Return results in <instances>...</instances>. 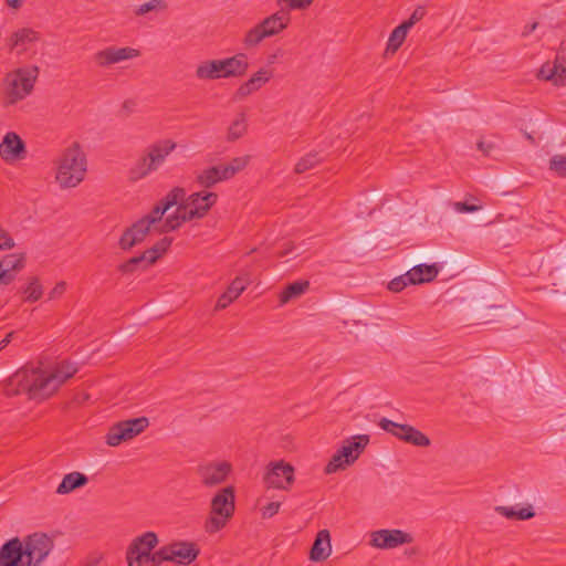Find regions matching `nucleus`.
<instances>
[{
    "mask_svg": "<svg viewBox=\"0 0 566 566\" xmlns=\"http://www.w3.org/2000/svg\"><path fill=\"white\" fill-rule=\"evenodd\" d=\"M77 373L75 364L62 361L53 371L24 366L11 375L4 382L8 397L27 392L30 399L44 400Z\"/></svg>",
    "mask_w": 566,
    "mask_h": 566,
    "instance_id": "1",
    "label": "nucleus"
},
{
    "mask_svg": "<svg viewBox=\"0 0 566 566\" xmlns=\"http://www.w3.org/2000/svg\"><path fill=\"white\" fill-rule=\"evenodd\" d=\"M86 156L78 143L66 148L59 161L56 181L62 188L76 187L86 174Z\"/></svg>",
    "mask_w": 566,
    "mask_h": 566,
    "instance_id": "2",
    "label": "nucleus"
},
{
    "mask_svg": "<svg viewBox=\"0 0 566 566\" xmlns=\"http://www.w3.org/2000/svg\"><path fill=\"white\" fill-rule=\"evenodd\" d=\"M176 147L177 143L170 138L159 139L148 145L143 155L130 168L129 179L136 181L156 171Z\"/></svg>",
    "mask_w": 566,
    "mask_h": 566,
    "instance_id": "3",
    "label": "nucleus"
},
{
    "mask_svg": "<svg viewBox=\"0 0 566 566\" xmlns=\"http://www.w3.org/2000/svg\"><path fill=\"white\" fill-rule=\"evenodd\" d=\"M235 512V489L228 485L220 489L211 499L209 516L205 522V531L214 534L224 528Z\"/></svg>",
    "mask_w": 566,
    "mask_h": 566,
    "instance_id": "4",
    "label": "nucleus"
},
{
    "mask_svg": "<svg viewBox=\"0 0 566 566\" xmlns=\"http://www.w3.org/2000/svg\"><path fill=\"white\" fill-rule=\"evenodd\" d=\"M40 70L36 65H28L9 72L3 78V96L7 105L24 99L34 88Z\"/></svg>",
    "mask_w": 566,
    "mask_h": 566,
    "instance_id": "5",
    "label": "nucleus"
},
{
    "mask_svg": "<svg viewBox=\"0 0 566 566\" xmlns=\"http://www.w3.org/2000/svg\"><path fill=\"white\" fill-rule=\"evenodd\" d=\"M291 18L289 11L280 10L264 18L255 27L250 29L242 43L247 49L258 46L264 39L277 35L290 24Z\"/></svg>",
    "mask_w": 566,
    "mask_h": 566,
    "instance_id": "6",
    "label": "nucleus"
},
{
    "mask_svg": "<svg viewBox=\"0 0 566 566\" xmlns=\"http://www.w3.org/2000/svg\"><path fill=\"white\" fill-rule=\"evenodd\" d=\"M149 426L147 417L133 418L114 423L105 436V441L111 447H116L124 441L132 440L146 430Z\"/></svg>",
    "mask_w": 566,
    "mask_h": 566,
    "instance_id": "7",
    "label": "nucleus"
},
{
    "mask_svg": "<svg viewBox=\"0 0 566 566\" xmlns=\"http://www.w3.org/2000/svg\"><path fill=\"white\" fill-rule=\"evenodd\" d=\"M263 482L269 489L289 491L295 482V468L284 460L270 462Z\"/></svg>",
    "mask_w": 566,
    "mask_h": 566,
    "instance_id": "8",
    "label": "nucleus"
},
{
    "mask_svg": "<svg viewBox=\"0 0 566 566\" xmlns=\"http://www.w3.org/2000/svg\"><path fill=\"white\" fill-rule=\"evenodd\" d=\"M25 558L30 566H40L54 546L52 537L45 533H33L23 541Z\"/></svg>",
    "mask_w": 566,
    "mask_h": 566,
    "instance_id": "9",
    "label": "nucleus"
},
{
    "mask_svg": "<svg viewBox=\"0 0 566 566\" xmlns=\"http://www.w3.org/2000/svg\"><path fill=\"white\" fill-rule=\"evenodd\" d=\"M158 543L159 539L157 534L151 531L145 532L140 536L135 537L126 551L127 565L142 566L144 559L149 556Z\"/></svg>",
    "mask_w": 566,
    "mask_h": 566,
    "instance_id": "10",
    "label": "nucleus"
},
{
    "mask_svg": "<svg viewBox=\"0 0 566 566\" xmlns=\"http://www.w3.org/2000/svg\"><path fill=\"white\" fill-rule=\"evenodd\" d=\"M412 542L413 536L401 530H379L371 533L370 544L377 548L389 549Z\"/></svg>",
    "mask_w": 566,
    "mask_h": 566,
    "instance_id": "11",
    "label": "nucleus"
},
{
    "mask_svg": "<svg viewBox=\"0 0 566 566\" xmlns=\"http://www.w3.org/2000/svg\"><path fill=\"white\" fill-rule=\"evenodd\" d=\"M23 542L12 537L0 547V566H30Z\"/></svg>",
    "mask_w": 566,
    "mask_h": 566,
    "instance_id": "12",
    "label": "nucleus"
},
{
    "mask_svg": "<svg viewBox=\"0 0 566 566\" xmlns=\"http://www.w3.org/2000/svg\"><path fill=\"white\" fill-rule=\"evenodd\" d=\"M231 464L227 461L211 462L198 468L201 483L205 486H216L223 483L231 472Z\"/></svg>",
    "mask_w": 566,
    "mask_h": 566,
    "instance_id": "13",
    "label": "nucleus"
},
{
    "mask_svg": "<svg viewBox=\"0 0 566 566\" xmlns=\"http://www.w3.org/2000/svg\"><path fill=\"white\" fill-rule=\"evenodd\" d=\"M27 147L22 138L14 132L4 135L0 144V157L8 164L24 159Z\"/></svg>",
    "mask_w": 566,
    "mask_h": 566,
    "instance_id": "14",
    "label": "nucleus"
},
{
    "mask_svg": "<svg viewBox=\"0 0 566 566\" xmlns=\"http://www.w3.org/2000/svg\"><path fill=\"white\" fill-rule=\"evenodd\" d=\"M169 562L179 565H190L199 555L200 551L195 543L180 541L165 545Z\"/></svg>",
    "mask_w": 566,
    "mask_h": 566,
    "instance_id": "15",
    "label": "nucleus"
},
{
    "mask_svg": "<svg viewBox=\"0 0 566 566\" xmlns=\"http://www.w3.org/2000/svg\"><path fill=\"white\" fill-rule=\"evenodd\" d=\"M149 232L150 228L146 224V222L139 219L124 230L118 240V247L123 251H129L135 245L144 242Z\"/></svg>",
    "mask_w": 566,
    "mask_h": 566,
    "instance_id": "16",
    "label": "nucleus"
},
{
    "mask_svg": "<svg viewBox=\"0 0 566 566\" xmlns=\"http://www.w3.org/2000/svg\"><path fill=\"white\" fill-rule=\"evenodd\" d=\"M140 52L139 50L125 46V48H106L104 50L98 51L94 59L95 62L99 66H108L111 64H115L118 62H122L124 60L133 59L139 56Z\"/></svg>",
    "mask_w": 566,
    "mask_h": 566,
    "instance_id": "17",
    "label": "nucleus"
},
{
    "mask_svg": "<svg viewBox=\"0 0 566 566\" xmlns=\"http://www.w3.org/2000/svg\"><path fill=\"white\" fill-rule=\"evenodd\" d=\"M565 63L566 59L557 54L554 62H545L541 66L537 77L541 80L549 81L554 85H566Z\"/></svg>",
    "mask_w": 566,
    "mask_h": 566,
    "instance_id": "18",
    "label": "nucleus"
},
{
    "mask_svg": "<svg viewBox=\"0 0 566 566\" xmlns=\"http://www.w3.org/2000/svg\"><path fill=\"white\" fill-rule=\"evenodd\" d=\"M368 434H358L344 441L337 452L344 458V463L352 465L369 444Z\"/></svg>",
    "mask_w": 566,
    "mask_h": 566,
    "instance_id": "19",
    "label": "nucleus"
},
{
    "mask_svg": "<svg viewBox=\"0 0 566 566\" xmlns=\"http://www.w3.org/2000/svg\"><path fill=\"white\" fill-rule=\"evenodd\" d=\"M272 71L264 67L260 69L247 82L242 83L239 86V88L234 93L233 98L235 101H241L245 98L250 94L260 90L265 83H268L272 78Z\"/></svg>",
    "mask_w": 566,
    "mask_h": 566,
    "instance_id": "20",
    "label": "nucleus"
},
{
    "mask_svg": "<svg viewBox=\"0 0 566 566\" xmlns=\"http://www.w3.org/2000/svg\"><path fill=\"white\" fill-rule=\"evenodd\" d=\"M332 553L331 533L328 530L317 532L310 549V560L319 563L326 560Z\"/></svg>",
    "mask_w": 566,
    "mask_h": 566,
    "instance_id": "21",
    "label": "nucleus"
},
{
    "mask_svg": "<svg viewBox=\"0 0 566 566\" xmlns=\"http://www.w3.org/2000/svg\"><path fill=\"white\" fill-rule=\"evenodd\" d=\"M408 266L409 276L412 279L413 285L432 282L440 272V266L437 263H408Z\"/></svg>",
    "mask_w": 566,
    "mask_h": 566,
    "instance_id": "22",
    "label": "nucleus"
},
{
    "mask_svg": "<svg viewBox=\"0 0 566 566\" xmlns=\"http://www.w3.org/2000/svg\"><path fill=\"white\" fill-rule=\"evenodd\" d=\"M223 77L243 76L248 69V56L244 53H238L231 57L220 60Z\"/></svg>",
    "mask_w": 566,
    "mask_h": 566,
    "instance_id": "23",
    "label": "nucleus"
},
{
    "mask_svg": "<svg viewBox=\"0 0 566 566\" xmlns=\"http://www.w3.org/2000/svg\"><path fill=\"white\" fill-rule=\"evenodd\" d=\"M226 166L218 165L203 169L197 177V184L206 189L212 188L216 184L229 180V174H226Z\"/></svg>",
    "mask_w": 566,
    "mask_h": 566,
    "instance_id": "24",
    "label": "nucleus"
},
{
    "mask_svg": "<svg viewBox=\"0 0 566 566\" xmlns=\"http://www.w3.org/2000/svg\"><path fill=\"white\" fill-rule=\"evenodd\" d=\"M344 325H367L371 318V310L365 306H347L342 310Z\"/></svg>",
    "mask_w": 566,
    "mask_h": 566,
    "instance_id": "25",
    "label": "nucleus"
},
{
    "mask_svg": "<svg viewBox=\"0 0 566 566\" xmlns=\"http://www.w3.org/2000/svg\"><path fill=\"white\" fill-rule=\"evenodd\" d=\"M245 287L247 285L243 279L237 276L231 282L228 290L219 296L214 310L219 311L228 307L234 300H237L241 295Z\"/></svg>",
    "mask_w": 566,
    "mask_h": 566,
    "instance_id": "26",
    "label": "nucleus"
},
{
    "mask_svg": "<svg viewBox=\"0 0 566 566\" xmlns=\"http://www.w3.org/2000/svg\"><path fill=\"white\" fill-rule=\"evenodd\" d=\"M40 40V33L31 28H22L11 35V49H19L22 53L27 50V45Z\"/></svg>",
    "mask_w": 566,
    "mask_h": 566,
    "instance_id": "27",
    "label": "nucleus"
},
{
    "mask_svg": "<svg viewBox=\"0 0 566 566\" xmlns=\"http://www.w3.org/2000/svg\"><path fill=\"white\" fill-rule=\"evenodd\" d=\"M88 483V478L77 471L67 473L62 479V482L59 484L56 489V493L59 494H67L75 489L83 488Z\"/></svg>",
    "mask_w": 566,
    "mask_h": 566,
    "instance_id": "28",
    "label": "nucleus"
},
{
    "mask_svg": "<svg viewBox=\"0 0 566 566\" xmlns=\"http://www.w3.org/2000/svg\"><path fill=\"white\" fill-rule=\"evenodd\" d=\"M551 292L560 302H566V269H554L551 274Z\"/></svg>",
    "mask_w": 566,
    "mask_h": 566,
    "instance_id": "29",
    "label": "nucleus"
},
{
    "mask_svg": "<svg viewBox=\"0 0 566 566\" xmlns=\"http://www.w3.org/2000/svg\"><path fill=\"white\" fill-rule=\"evenodd\" d=\"M196 76L199 80L222 78V67L220 60H209L199 64L196 69Z\"/></svg>",
    "mask_w": 566,
    "mask_h": 566,
    "instance_id": "30",
    "label": "nucleus"
},
{
    "mask_svg": "<svg viewBox=\"0 0 566 566\" xmlns=\"http://www.w3.org/2000/svg\"><path fill=\"white\" fill-rule=\"evenodd\" d=\"M218 200V193L216 192H195L189 196L188 201L190 206H193L196 208H203L205 209V217L208 214L212 206Z\"/></svg>",
    "mask_w": 566,
    "mask_h": 566,
    "instance_id": "31",
    "label": "nucleus"
},
{
    "mask_svg": "<svg viewBox=\"0 0 566 566\" xmlns=\"http://www.w3.org/2000/svg\"><path fill=\"white\" fill-rule=\"evenodd\" d=\"M310 289L308 281H295L285 286L280 294V303L286 304L290 301L301 296Z\"/></svg>",
    "mask_w": 566,
    "mask_h": 566,
    "instance_id": "32",
    "label": "nucleus"
},
{
    "mask_svg": "<svg viewBox=\"0 0 566 566\" xmlns=\"http://www.w3.org/2000/svg\"><path fill=\"white\" fill-rule=\"evenodd\" d=\"M19 293L24 295V302H36L43 295V286L38 276H31L28 279V284L19 290Z\"/></svg>",
    "mask_w": 566,
    "mask_h": 566,
    "instance_id": "33",
    "label": "nucleus"
},
{
    "mask_svg": "<svg viewBox=\"0 0 566 566\" xmlns=\"http://www.w3.org/2000/svg\"><path fill=\"white\" fill-rule=\"evenodd\" d=\"M495 511L509 520L525 521L535 516V511L532 505H526L521 510H515L509 506H497Z\"/></svg>",
    "mask_w": 566,
    "mask_h": 566,
    "instance_id": "34",
    "label": "nucleus"
},
{
    "mask_svg": "<svg viewBox=\"0 0 566 566\" xmlns=\"http://www.w3.org/2000/svg\"><path fill=\"white\" fill-rule=\"evenodd\" d=\"M408 29L402 23L396 27L388 40L386 52L396 53L407 38Z\"/></svg>",
    "mask_w": 566,
    "mask_h": 566,
    "instance_id": "35",
    "label": "nucleus"
},
{
    "mask_svg": "<svg viewBox=\"0 0 566 566\" xmlns=\"http://www.w3.org/2000/svg\"><path fill=\"white\" fill-rule=\"evenodd\" d=\"M399 440L422 448H427L431 444L430 438L415 427L410 428L408 434L399 436Z\"/></svg>",
    "mask_w": 566,
    "mask_h": 566,
    "instance_id": "36",
    "label": "nucleus"
},
{
    "mask_svg": "<svg viewBox=\"0 0 566 566\" xmlns=\"http://www.w3.org/2000/svg\"><path fill=\"white\" fill-rule=\"evenodd\" d=\"M0 268L6 271L19 272L24 268V255L22 253H12L2 258Z\"/></svg>",
    "mask_w": 566,
    "mask_h": 566,
    "instance_id": "37",
    "label": "nucleus"
},
{
    "mask_svg": "<svg viewBox=\"0 0 566 566\" xmlns=\"http://www.w3.org/2000/svg\"><path fill=\"white\" fill-rule=\"evenodd\" d=\"M148 265L146 264V259H145V255H135L130 259H128L127 261L120 263L118 266H117V270L123 273V274H132L134 273L135 271H137L138 269H147Z\"/></svg>",
    "mask_w": 566,
    "mask_h": 566,
    "instance_id": "38",
    "label": "nucleus"
},
{
    "mask_svg": "<svg viewBox=\"0 0 566 566\" xmlns=\"http://www.w3.org/2000/svg\"><path fill=\"white\" fill-rule=\"evenodd\" d=\"M378 424L382 430L391 433L392 436H395L398 439H399V436L408 434L410 428L412 427L411 424H407V423H397L387 418H382Z\"/></svg>",
    "mask_w": 566,
    "mask_h": 566,
    "instance_id": "39",
    "label": "nucleus"
},
{
    "mask_svg": "<svg viewBox=\"0 0 566 566\" xmlns=\"http://www.w3.org/2000/svg\"><path fill=\"white\" fill-rule=\"evenodd\" d=\"M168 9V3L165 0H150L138 6L134 10L136 17H142L150 12H161Z\"/></svg>",
    "mask_w": 566,
    "mask_h": 566,
    "instance_id": "40",
    "label": "nucleus"
},
{
    "mask_svg": "<svg viewBox=\"0 0 566 566\" xmlns=\"http://www.w3.org/2000/svg\"><path fill=\"white\" fill-rule=\"evenodd\" d=\"M247 132V123L244 115L241 114L239 118L233 120L228 128L227 139L228 142H235L242 137Z\"/></svg>",
    "mask_w": 566,
    "mask_h": 566,
    "instance_id": "41",
    "label": "nucleus"
},
{
    "mask_svg": "<svg viewBox=\"0 0 566 566\" xmlns=\"http://www.w3.org/2000/svg\"><path fill=\"white\" fill-rule=\"evenodd\" d=\"M321 158H318L316 153L307 154L298 160V163L295 165L294 171L296 174H303L315 167Z\"/></svg>",
    "mask_w": 566,
    "mask_h": 566,
    "instance_id": "42",
    "label": "nucleus"
},
{
    "mask_svg": "<svg viewBox=\"0 0 566 566\" xmlns=\"http://www.w3.org/2000/svg\"><path fill=\"white\" fill-rule=\"evenodd\" d=\"M409 285H413V281L409 276V272L407 271L406 273L392 279L388 283V290L394 293H399Z\"/></svg>",
    "mask_w": 566,
    "mask_h": 566,
    "instance_id": "43",
    "label": "nucleus"
},
{
    "mask_svg": "<svg viewBox=\"0 0 566 566\" xmlns=\"http://www.w3.org/2000/svg\"><path fill=\"white\" fill-rule=\"evenodd\" d=\"M250 157H235L226 166V174H229L230 179L234 177L239 171L243 170L249 164Z\"/></svg>",
    "mask_w": 566,
    "mask_h": 566,
    "instance_id": "44",
    "label": "nucleus"
},
{
    "mask_svg": "<svg viewBox=\"0 0 566 566\" xmlns=\"http://www.w3.org/2000/svg\"><path fill=\"white\" fill-rule=\"evenodd\" d=\"M349 464L344 463V458L336 451V453L331 458L326 467L324 468L325 474H332L340 470H345Z\"/></svg>",
    "mask_w": 566,
    "mask_h": 566,
    "instance_id": "45",
    "label": "nucleus"
},
{
    "mask_svg": "<svg viewBox=\"0 0 566 566\" xmlns=\"http://www.w3.org/2000/svg\"><path fill=\"white\" fill-rule=\"evenodd\" d=\"M164 562H169L167 549L165 546L160 547L156 552H151L149 556L144 559L143 564H149V566H159Z\"/></svg>",
    "mask_w": 566,
    "mask_h": 566,
    "instance_id": "46",
    "label": "nucleus"
},
{
    "mask_svg": "<svg viewBox=\"0 0 566 566\" xmlns=\"http://www.w3.org/2000/svg\"><path fill=\"white\" fill-rule=\"evenodd\" d=\"M440 255V253L437 250L433 249H419L415 251L408 259L409 264L418 263L426 261L432 256Z\"/></svg>",
    "mask_w": 566,
    "mask_h": 566,
    "instance_id": "47",
    "label": "nucleus"
},
{
    "mask_svg": "<svg viewBox=\"0 0 566 566\" xmlns=\"http://www.w3.org/2000/svg\"><path fill=\"white\" fill-rule=\"evenodd\" d=\"M549 169L559 177H566V155H555L549 160Z\"/></svg>",
    "mask_w": 566,
    "mask_h": 566,
    "instance_id": "48",
    "label": "nucleus"
},
{
    "mask_svg": "<svg viewBox=\"0 0 566 566\" xmlns=\"http://www.w3.org/2000/svg\"><path fill=\"white\" fill-rule=\"evenodd\" d=\"M166 212H164L161 210V208L156 203L153 208V210L150 211V213L144 216L143 218H140L144 222H146V224L151 228V226L156 224L157 222H160L164 214Z\"/></svg>",
    "mask_w": 566,
    "mask_h": 566,
    "instance_id": "49",
    "label": "nucleus"
},
{
    "mask_svg": "<svg viewBox=\"0 0 566 566\" xmlns=\"http://www.w3.org/2000/svg\"><path fill=\"white\" fill-rule=\"evenodd\" d=\"M489 310H490L491 316L486 315V311H484V310L482 311V313H481L482 323L495 322V321H497L499 316L507 315L506 311L502 306L492 305V306H489Z\"/></svg>",
    "mask_w": 566,
    "mask_h": 566,
    "instance_id": "50",
    "label": "nucleus"
},
{
    "mask_svg": "<svg viewBox=\"0 0 566 566\" xmlns=\"http://www.w3.org/2000/svg\"><path fill=\"white\" fill-rule=\"evenodd\" d=\"M427 14V10L424 6H418L408 20L403 21L402 24L406 25L408 30H410L417 22L422 20Z\"/></svg>",
    "mask_w": 566,
    "mask_h": 566,
    "instance_id": "51",
    "label": "nucleus"
},
{
    "mask_svg": "<svg viewBox=\"0 0 566 566\" xmlns=\"http://www.w3.org/2000/svg\"><path fill=\"white\" fill-rule=\"evenodd\" d=\"M184 213H181V221L188 222L195 219H201L205 217V209L203 208H196L192 206L189 210L184 209Z\"/></svg>",
    "mask_w": 566,
    "mask_h": 566,
    "instance_id": "52",
    "label": "nucleus"
},
{
    "mask_svg": "<svg viewBox=\"0 0 566 566\" xmlns=\"http://www.w3.org/2000/svg\"><path fill=\"white\" fill-rule=\"evenodd\" d=\"M452 208L461 213H469V212H475L482 208L481 205L476 203H469V202H453Z\"/></svg>",
    "mask_w": 566,
    "mask_h": 566,
    "instance_id": "53",
    "label": "nucleus"
},
{
    "mask_svg": "<svg viewBox=\"0 0 566 566\" xmlns=\"http://www.w3.org/2000/svg\"><path fill=\"white\" fill-rule=\"evenodd\" d=\"M181 209H185L184 205H179L177 211L174 214H170L166 218L169 226L168 228L177 230L179 227H181L182 223H185L184 221H181Z\"/></svg>",
    "mask_w": 566,
    "mask_h": 566,
    "instance_id": "54",
    "label": "nucleus"
},
{
    "mask_svg": "<svg viewBox=\"0 0 566 566\" xmlns=\"http://www.w3.org/2000/svg\"><path fill=\"white\" fill-rule=\"evenodd\" d=\"M282 2L283 0H277L279 4ZM284 2H287L290 10H305L314 2V0H284Z\"/></svg>",
    "mask_w": 566,
    "mask_h": 566,
    "instance_id": "55",
    "label": "nucleus"
},
{
    "mask_svg": "<svg viewBox=\"0 0 566 566\" xmlns=\"http://www.w3.org/2000/svg\"><path fill=\"white\" fill-rule=\"evenodd\" d=\"M186 196V190L182 187L172 188L164 198L170 201L174 206Z\"/></svg>",
    "mask_w": 566,
    "mask_h": 566,
    "instance_id": "56",
    "label": "nucleus"
},
{
    "mask_svg": "<svg viewBox=\"0 0 566 566\" xmlns=\"http://www.w3.org/2000/svg\"><path fill=\"white\" fill-rule=\"evenodd\" d=\"M14 247V241L10 233L0 228V250H10Z\"/></svg>",
    "mask_w": 566,
    "mask_h": 566,
    "instance_id": "57",
    "label": "nucleus"
},
{
    "mask_svg": "<svg viewBox=\"0 0 566 566\" xmlns=\"http://www.w3.org/2000/svg\"><path fill=\"white\" fill-rule=\"evenodd\" d=\"M281 507V502H270L268 505L262 507V517L263 518H271L275 514L279 513Z\"/></svg>",
    "mask_w": 566,
    "mask_h": 566,
    "instance_id": "58",
    "label": "nucleus"
},
{
    "mask_svg": "<svg viewBox=\"0 0 566 566\" xmlns=\"http://www.w3.org/2000/svg\"><path fill=\"white\" fill-rule=\"evenodd\" d=\"M172 243V238L170 237H164L159 241H157L151 248L156 249V251L159 253V255H164L169 247Z\"/></svg>",
    "mask_w": 566,
    "mask_h": 566,
    "instance_id": "59",
    "label": "nucleus"
},
{
    "mask_svg": "<svg viewBox=\"0 0 566 566\" xmlns=\"http://www.w3.org/2000/svg\"><path fill=\"white\" fill-rule=\"evenodd\" d=\"M66 291V282L60 281L49 293V300H55L62 296Z\"/></svg>",
    "mask_w": 566,
    "mask_h": 566,
    "instance_id": "60",
    "label": "nucleus"
},
{
    "mask_svg": "<svg viewBox=\"0 0 566 566\" xmlns=\"http://www.w3.org/2000/svg\"><path fill=\"white\" fill-rule=\"evenodd\" d=\"M142 255H145L146 264L148 266L154 264L160 258L159 253L154 248L147 249L142 253Z\"/></svg>",
    "mask_w": 566,
    "mask_h": 566,
    "instance_id": "61",
    "label": "nucleus"
},
{
    "mask_svg": "<svg viewBox=\"0 0 566 566\" xmlns=\"http://www.w3.org/2000/svg\"><path fill=\"white\" fill-rule=\"evenodd\" d=\"M476 146H478V149L480 151H482L483 155H485V156H489L491 154L492 149L495 148V144L494 143H485L483 140H479Z\"/></svg>",
    "mask_w": 566,
    "mask_h": 566,
    "instance_id": "62",
    "label": "nucleus"
},
{
    "mask_svg": "<svg viewBox=\"0 0 566 566\" xmlns=\"http://www.w3.org/2000/svg\"><path fill=\"white\" fill-rule=\"evenodd\" d=\"M14 272L1 270L0 271V283L1 284H10L14 280Z\"/></svg>",
    "mask_w": 566,
    "mask_h": 566,
    "instance_id": "63",
    "label": "nucleus"
},
{
    "mask_svg": "<svg viewBox=\"0 0 566 566\" xmlns=\"http://www.w3.org/2000/svg\"><path fill=\"white\" fill-rule=\"evenodd\" d=\"M376 238H377L376 233L368 235V237H364L359 240V245L364 249H367L375 242Z\"/></svg>",
    "mask_w": 566,
    "mask_h": 566,
    "instance_id": "64",
    "label": "nucleus"
}]
</instances>
